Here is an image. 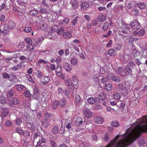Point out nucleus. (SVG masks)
I'll return each instance as SVG.
<instances>
[{"instance_id": "nucleus-1", "label": "nucleus", "mask_w": 147, "mask_h": 147, "mask_svg": "<svg viewBox=\"0 0 147 147\" xmlns=\"http://www.w3.org/2000/svg\"><path fill=\"white\" fill-rule=\"evenodd\" d=\"M131 127H129V145L137 138L140 134L147 132V118L146 116L138 119L136 123H134Z\"/></svg>"}, {"instance_id": "nucleus-2", "label": "nucleus", "mask_w": 147, "mask_h": 147, "mask_svg": "<svg viewBox=\"0 0 147 147\" xmlns=\"http://www.w3.org/2000/svg\"><path fill=\"white\" fill-rule=\"evenodd\" d=\"M72 79H73V82L72 83L69 82V80L66 79L64 81L65 83L69 88H71L72 87V84L74 86V88L77 87L78 85L77 77L75 75H74L72 76Z\"/></svg>"}, {"instance_id": "nucleus-3", "label": "nucleus", "mask_w": 147, "mask_h": 147, "mask_svg": "<svg viewBox=\"0 0 147 147\" xmlns=\"http://www.w3.org/2000/svg\"><path fill=\"white\" fill-rule=\"evenodd\" d=\"M130 27H129V30H130L131 28H133L134 29H139L140 27V26L137 20H133L132 22H131L130 24H129ZM129 34H132V32H131V31L129 30Z\"/></svg>"}, {"instance_id": "nucleus-4", "label": "nucleus", "mask_w": 147, "mask_h": 147, "mask_svg": "<svg viewBox=\"0 0 147 147\" xmlns=\"http://www.w3.org/2000/svg\"><path fill=\"white\" fill-rule=\"evenodd\" d=\"M9 30L7 24H5L0 29V33H2L3 35H6L9 33Z\"/></svg>"}, {"instance_id": "nucleus-5", "label": "nucleus", "mask_w": 147, "mask_h": 147, "mask_svg": "<svg viewBox=\"0 0 147 147\" xmlns=\"http://www.w3.org/2000/svg\"><path fill=\"white\" fill-rule=\"evenodd\" d=\"M63 67L67 72H70L72 70V66L67 62L64 63L63 64Z\"/></svg>"}, {"instance_id": "nucleus-6", "label": "nucleus", "mask_w": 147, "mask_h": 147, "mask_svg": "<svg viewBox=\"0 0 147 147\" xmlns=\"http://www.w3.org/2000/svg\"><path fill=\"white\" fill-rule=\"evenodd\" d=\"M107 76H108V79H111L113 81L117 82H119L121 80L118 77L116 76L115 75L111 73L109 74Z\"/></svg>"}, {"instance_id": "nucleus-7", "label": "nucleus", "mask_w": 147, "mask_h": 147, "mask_svg": "<svg viewBox=\"0 0 147 147\" xmlns=\"http://www.w3.org/2000/svg\"><path fill=\"white\" fill-rule=\"evenodd\" d=\"M45 118L44 120L42 121L43 124L45 127H47L49 124L47 123V122L45 121H48L49 119L50 118V114L48 113H45L44 114Z\"/></svg>"}, {"instance_id": "nucleus-8", "label": "nucleus", "mask_w": 147, "mask_h": 147, "mask_svg": "<svg viewBox=\"0 0 147 147\" xmlns=\"http://www.w3.org/2000/svg\"><path fill=\"white\" fill-rule=\"evenodd\" d=\"M37 46V44L34 43H32L28 45L27 46V48L26 50L28 51H32L35 48V47Z\"/></svg>"}, {"instance_id": "nucleus-9", "label": "nucleus", "mask_w": 147, "mask_h": 147, "mask_svg": "<svg viewBox=\"0 0 147 147\" xmlns=\"http://www.w3.org/2000/svg\"><path fill=\"white\" fill-rule=\"evenodd\" d=\"M40 80L42 84L45 85L49 82L50 78L49 76H42L40 78Z\"/></svg>"}, {"instance_id": "nucleus-10", "label": "nucleus", "mask_w": 147, "mask_h": 147, "mask_svg": "<svg viewBox=\"0 0 147 147\" xmlns=\"http://www.w3.org/2000/svg\"><path fill=\"white\" fill-rule=\"evenodd\" d=\"M9 113L8 108L5 107L2 109L1 112L0 113V115L1 117H6Z\"/></svg>"}, {"instance_id": "nucleus-11", "label": "nucleus", "mask_w": 147, "mask_h": 147, "mask_svg": "<svg viewBox=\"0 0 147 147\" xmlns=\"http://www.w3.org/2000/svg\"><path fill=\"white\" fill-rule=\"evenodd\" d=\"M38 140V141L37 142V144L36 146V147L39 146L42 143H44L46 142L45 138L42 136L41 137H39V138Z\"/></svg>"}, {"instance_id": "nucleus-12", "label": "nucleus", "mask_w": 147, "mask_h": 147, "mask_svg": "<svg viewBox=\"0 0 147 147\" xmlns=\"http://www.w3.org/2000/svg\"><path fill=\"white\" fill-rule=\"evenodd\" d=\"M99 98L102 102L103 105L106 106V105L105 103L106 99V95L103 93H100L99 95Z\"/></svg>"}, {"instance_id": "nucleus-13", "label": "nucleus", "mask_w": 147, "mask_h": 147, "mask_svg": "<svg viewBox=\"0 0 147 147\" xmlns=\"http://www.w3.org/2000/svg\"><path fill=\"white\" fill-rule=\"evenodd\" d=\"M145 33V31L144 29H141L138 32L135 31H133V34H137L138 35L142 37L143 36Z\"/></svg>"}, {"instance_id": "nucleus-14", "label": "nucleus", "mask_w": 147, "mask_h": 147, "mask_svg": "<svg viewBox=\"0 0 147 147\" xmlns=\"http://www.w3.org/2000/svg\"><path fill=\"white\" fill-rule=\"evenodd\" d=\"M84 115L86 117L90 118L92 115V113L89 109H87L84 111Z\"/></svg>"}, {"instance_id": "nucleus-15", "label": "nucleus", "mask_w": 147, "mask_h": 147, "mask_svg": "<svg viewBox=\"0 0 147 147\" xmlns=\"http://www.w3.org/2000/svg\"><path fill=\"white\" fill-rule=\"evenodd\" d=\"M71 3L74 9H76L79 6V2L77 0H71Z\"/></svg>"}, {"instance_id": "nucleus-16", "label": "nucleus", "mask_w": 147, "mask_h": 147, "mask_svg": "<svg viewBox=\"0 0 147 147\" xmlns=\"http://www.w3.org/2000/svg\"><path fill=\"white\" fill-rule=\"evenodd\" d=\"M8 27L10 30H13L15 28L16 24L14 22L11 20H9L8 22Z\"/></svg>"}, {"instance_id": "nucleus-17", "label": "nucleus", "mask_w": 147, "mask_h": 147, "mask_svg": "<svg viewBox=\"0 0 147 147\" xmlns=\"http://www.w3.org/2000/svg\"><path fill=\"white\" fill-rule=\"evenodd\" d=\"M89 7V4L87 2H83L82 3L81 5V9L82 10H86Z\"/></svg>"}, {"instance_id": "nucleus-18", "label": "nucleus", "mask_w": 147, "mask_h": 147, "mask_svg": "<svg viewBox=\"0 0 147 147\" xmlns=\"http://www.w3.org/2000/svg\"><path fill=\"white\" fill-rule=\"evenodd\" d=\"M108 54L111 56H115L117 54L116 51L113 49H111L108 52Z\"/></svg>"}, {"instance_id": "nucleus-19", "label": "nucleus", "mask_w": 147, "mask_h": 147, "mask_svg": "<svg viewBox=\"0 0 147 147\" xmlns=\"http://www.w3.org/2000/svg\"><path fill=\"white\" fill-rule=\"evenodd\" d=\"M118 74L122 76H125V73L124 72V69L121 67H119L117 68Z\"/></svg>"}, {"instance_id": "nucleus-20", "label": "nucleus", "mask_w": 147, "mask_h": 147, "mask_svg": "<svg viewBox=\"0 0 147 147\" xmlns=\"http://www.w3.org/2000/svg\"><path fill=\"white\" fill-rule=\"evenodd\" d=\"M106 69L103 67H100V72L101 74H100V76H105L103 75H105L106 76H107L108 74L106 73Z\"/></svg>"}, {"instance_id": "nucleus-21", "label": "nucleus", "mask_w": 147, "mask_h": 147, "mask_svg": "<svg viewBox=\"0 0 147 147\" xmlns=\"http://www.w3.org/2000/svg\"><path fill=\"white\" fill-rule=\"evenodd\" d=\"M107 18L106 16L104 15H100L97 18V20L99 22H103L105 21Z\"/></svg>"}, {"instance_id": "nucleus-22", "label": "nucleus", "mask_w": 147, "mask_h": 147, "mask_svg": "<svg viewBox=\"0 0 147 147\" xmlns=\"http://www.w3.org/2000/svg\"><path fill=\"white\" fill-rule=\"evenodd\" d=\"M94 120L96 123L101 124L103 122L104 119L100 116H97L96 117Z\"/></svg>"}, {"instance_id": "nucleus-23", "label": "nucleus", "mask_w": 147, "mask_h": 147, "mask_svg": "<svg viewBox=\"0 0 147 147\" xmlns=\"http://www.w3.org/2000/svg\"><path fill=\"white\" fill-rule=\"evenodd\" d=\"M130 9L131 10L130 13L131 14L136 16L139 15V11L138 10L132 8H130Z\"/></svg>"}, {"instance_id": "nucleus-24", "label": "nucleus", "mask_w": 147, "mask_h": 147, "mask_svg": "<svg viewBox=\"0 0 147 147\" xmlns=\"http://www.w3.org/2000/svg\"><path fill=\"white\" fill-rule=\"evenodd\" d=\"M64 38L66 39H69L71 37V33L69 31H67L65 32L63 35Z\"/></svg>"}, {"instance_id": "nucleus-25", "label": "nucleus", "mask_w": 147, "mask_h": 147, "mask_svg": "<svg viewBox=\"0 0 147 147\" xmlns=\"http://www.w3.org/2000/svg\"><path fill=\"white\" fill-rule=\"evenodd\" d=\"M66 103V99L65 98H63L60 99L59 104L61 107L64 106Z\"/></svg>"}, {"instance_id": "nucleus-26", "label": "nucleus", "mask_w": 147, "mask_h": 147, "mask_svg": "<svg viewBox=\"0 0 147 147\" xmlns=\"http://www.w3.org/2000/svg\"><path fill=\"white\" fill-rule=\"evenodd\" d=\"M14 87L18 91H21L25 88V86L22 84H16Z\"/></svg>"}, {"instance_id": "nucleus-27", "label": "nucleus", "mask_w": 147, "mask_h": 147, "mask_svg": "<svg viewBox=\"0 0 147 147\" xmlns=\"http://www.w3.org/2000/svg\"><path fill=\"white\" fill-rule=\"evenodd\" d=\"M82 119L80 117H78L76 118L75 121V124L78 125L82 124Z\"/></svg>"}, {"instance_id": "nucleus-28", "label": "nucleus", "mask_w": 147, "mask_h": 147, "mask_svg": "<svg viewBox=\"0 0 147 147\" xmlns=\"http://www.w3.org/2000/svg\"><path fill=\"white\" fill-rule=\"evenodd\" d=\"M19 103V100L16 98H12L10 104L11 105L12 104H13L15 105H18Z\"/></svg>"}, {"instance_id": "nucleus-29", "label": "nucleus", "mask_w": 147, "mask_h": 147, "mask_svg": "<svg viewBox=\"0 0 147 147\" xmlns=\"http://www.w3.org/2000/svg\"><path fill=\"white\" fill-rule=\"evenodd\" d=\"M56 74L57 75L62 71V68L60 65H59L55 69Z\"/></svg>"}, {"instance_id": "nucleus-30", "label": "nucleus", "mask_w": 147, "mask_h": 147, "mask_svg": "<svg viewBox=\"0 0 147 147\" xmlns=\"http://www.w3.org/2000/svg\"><path fill=\"white\" fill-rule=\"evenodd\" d=\"M137 5L138 7L141 9L144 8L146 6V4L142 2H139L137 3Z\"/></svg>"}, {"instance_id": "nucleus-31", "label": "nucleus", "mask_w": 147, "mask_h": 147, "mask_svg": "<svg viewBox=\"0 0 147 147\" xmlns=\"http://www.w3.org/2000/svg\"><path fill=\"white\" fill-rule=\"evenodd\" d=\"M105 89L108 91H109L112 89V85L110 83H108L105 84Z\"/></svg>"}, {"instance_id": "nucleus-32", "label": "nucleus", "mask_w": 147, "mask_h": 147, "mask_svg": "<svg viewBox=\"0 0 147 147\" xmlns=\"http://www.w3.org/2000/svg\"><path fill=\"white\" fill-rule=\"evenodd\" d=\"M22 66V64L20 63L17 65L14 66L13 67H12V69L14 71H18Z\"/></svg>"}, {"instance_id": "nucleus-33", "label": "nucleus", "mask_w": 147, "mask_h": 147, "mask_svg": "<svg viewBox=\"0 0 147 147\" xmlns=\"http://www.w3.org/2000/svg\"><path fill=\"white\" fill-rule=\"evenodd\" d=\"M59 102L57 100H54L52 103V107L54 110L57 108L58 106Z\"/></svg>"}, {"instance_id": "nucleus-34", "label": "nucleus", "mask_w": 147, "mask_h": 147, "mask_svg": "<svg viewBox=\"0 0 147 147\" xmlns=\"http://www.w3.org/2000/svg\"><path fill=\"white\" fill-rule=\"evenodd\" d=\"M90 145L88 142H82L80 144V147H90Z\"/></svg>"}, {"instance_id": "nucleus-35", "label": "nucleus", "mask_w": 147, "mask_h": 147, "mask_svg": "<svg viewBox=\"0 0 147 147\" xmlns=\"http://www.w3.org/2000/svg\"><path fill=\"white\" fill-rule=\"evenodd\" d=\"M81 101V99L78 95H77L76 96L75 101L76 104L77 105H78L80 104Z\"/></svg>"}, {"instance_id": "nucleus-36", "label": "nucleus", "mask_w": 147, "mask_h": 147, "mask_svg": "<svg viewBox=\"0 0 147 147\" xmlns=\"http://www.w3.org/2000/svg\"><path fill=\"white\" fill-rule=\"evenodd\" d=\"M70 63L73 66L76 65L78 63V60L76 58H73L71 59Z\"/></svg>"}, {"instance_id": "nucleus-37", "label": "nucleus", "mask_w": 147, "mask_h": 147, "mask_svg": "<svg viewBox=\"0 0 147 147\" xmlns=\"http://www.w3.org/2000/svg\"><path fill=\"white\" fill-rule=\"evenodd\" d=\"M59 130V127L57 126H54L52 129V133L54 134H56Z\"/></svg>"}, {"instance_id": "nucleus-38", "label": "nucleus", "mask_w": 147, "mask_h": 147, "mask_svg": "<svg viewBox=\"0 0 147 147\" xmlns=\"http://www.w3.org/2000/svg\"><path fill=\"white\" fill-rule=\"evenodd\" d=\"M87 101L89 104H92L94 103L95 101V99L94 97H90L88 99Z\"/></svg>"}, {"instance_id": "nucleus-39", "label": "nucleus", "mask_w": 147, "mask_h": 147, "mask_svg": "<svg viewBox=\"0 0 147 147\" xmlns=\"http://www.w3.org/2000/svg\"><path fill=\"white\" fill-rule=\"evenodd\" d=\"M109 26V24L107 22H106L104 24V26L102 27V29L104 31H106L107 30Z\"/></svg>"}, {"instance_id": "nucleus-40", "label": "nucleus", "mask_w": 147, "mask_h": 147, "mask_svg": "<svg viewBox=\"0 0 147 147\" xmlns=\"http://www.w3.org/2000/svg\"><path fill=\"white\" fill-rule=\"evenodd\" d=\"M111 125L115 127H119L120 125L119 123L116 121H112L111 123Z\"/></svg>"}, {"instance_id": "nucleus-41", "label": "nucleus", "mask_w": 147, "mask_h": 147, "mask_svg": "<svg viewBox=\"0 0 147 147\" xmlns=\"http://www.w3.org/2000/svg\"><path fill=\"white\" fill-rule=\"evenodd\" d=\"M120 94L118 92H115L113 94V97L115 99L118 100L120 98Z\"/></svg>"}, {"instance_id": "nucleus-42", "label": "nucleus", "mask_w": 147, "mask_h": 147, "mask_svg": "<svg viewBox=\"0 0 147 147\" xmlns=\"http://www.w3.org/2000/svg\"><path fill=\"white\" fill-rule=\"evenodd\" d=\"M69 19L67 18H66L64 20H62V22H60L59 24L61 25L62 24H66L68 23L69 22Z\"/></svg>"}, {"instance_id": "nucleus-43", "label": "nucleus", "mask_w": 147, "mask_h": 147, "mask_svg": "<svg viewBox=\"0 0 147 147\" xmlns=\"http://www.w3.org/2000/svg\"><path fill=\"white\" fill-rule=\"evenodd\" d=\"M9 79L11 81H14L17 80V78L15 75L13 74L10 76L9 77Z\"/></svg>"}, {"instance_id": "nucleus-44", "label": "nucleus", "mask_w": 147, "mask_h": 147, "mask_svg": "<svg viewBox=\"0 0 147 147\" xmlns=\"http://www.w3.org/2000/svg\"><path fill=\"white\" fill-rule=\"evenodd\" d=\"M16 131L20 135H23L24 132L23 130L20 128H17L16 129Z\"/></svg>"}, {"instance_id": "nucleus-45", "label": "nucleus", "mask_w": 147, "mask_h": 147, "mask_svg": "<svg viewBox=\"0 0 147 147\" xmlns=\"http://www.w3.org/2000/svg\"><path fill=\"white\" fill-rule=\"evenodd\" d=\"M30 14L32 16H36L38 14V12L36 10H33L30 11Z\"/></svg>"}, {"instance_id": "nucleus-46", "label": "nucleus", "mask_w": 147, "mask_h": 147, "mask_svg": "<svg viewBox=\"0 0 147 147\" xmlns=\"http://www.w3.org/2000/svg\"><path fill=\"white\" fill-rule=\"evenodd\" d=\"M22 123V120L20 118H18L16 121L15 123L16 125H20Z\"/></svg>"}, {"instance_id": "nucleus-47", "label": "nucleus", "mask_w": 147, "mask_h": 147, "mask_svg": "<svg viewBox=\"0 0 147 147\" xmlns=\"http://www.w3.org/2000/svg\"><path fill=\"white\" fill-rule=\"evenodd\" d=\"M57 34L62 35L64 33V30L63 28H61L59 29L57 32Z\"/></svg>"}, {"instance_id": "nucleus-48", "label": "nucleus", "mask_w": 147, "mask_h": 147, "mask_svg": "<svg viewBox=\"0 0 147 147\" xmlns=\"http://www.w3.org/2000/svg\"><path fill=\"white\" fill-rule=\"evenodd\" d=\"M18 3L20 5L23 6H25L26 3L23 1L22 0H17Z\"/></svg>"}, {"instance_id": "nucleus-49", "label": "nucleus", "mask_w": 147, "mask_h": 147, "mask_svg": "<svg viewBox=\"0 0 147 147\" xmlns=\"http://www.w3.org/2000/svg\"><path fill=\"white\" fill-rule=\"evenodd\" d=\"M5 124L6 126L9 127L12 125L13 123L11 121L7 120L6 121Z\"/></svg>"}, {"instance_id": "nucleus-50", "label": "nucleus", "mask_w": 147, "mask_h": 147, "mask_svg": "<svg viewBox=\"0 0 147 147\" xmlns=\"http://www.w3.org/2000/svg\"><path fill=\"white\" fill-rule=\"evenodd\" d=\"M24 94L25 96L26 97H30L31 96V94L30 93L29 91L26 90L24 92Z\"/></svg>"}, {"instance_id": "nucleus-51", "label": "nucleus", "mask_w": 147, "mask_h": 147, "mask_svg": "<svg viewBox=\"0 0 147 147\" xmlns=\"http://www.w3.org/2000/svg\"><path fill=\"white\" fill-rule=\"evenodd\" d=\"M47 24L45 22L40 27V29L44 31L46 30L47 27Z\"/></svg>"}, {"instance_id": "nucleus-52", "label": "nucleus", "mask_w": 147, "mask_h": 147, "mask_svg": "<svg viewBox=\"0 0 147 147\" xmlns=\"http://www.w3.org/2000/svg\"><path fill=\"white\" fill-rule=\"evenodd\" d=\"M58 76L60 77V78H61L63 79L64 81L65 80V74H64L63 73H60L59 74H58L57 75Z\"/></svg>"}, {"instance_id": "nucleus-53", "label": "nucleus", "mask_w": 147, "mask_h": 147, "mask_svg": "<svg viewBox=\"0 0 147 147\" xmlns=\"http://www.w3.org/2000/svg\"><path fill=\"white\" fill-rule=\"evenodd\" d=\"M5 98L3 96H0V103L3 104L5 103Z\"/></svg>"}, {"instance_id": "nucleus-54", "label": "nucleus", "mask_w": 147, "mask_h": 147, "mask_svg": "<svg viewBox=\"0 0 147 147\" xmlns=\"http://www.w3.org/2000/svg\"><path fill=\"white\" fill-rule=\"evenodd\" d=\"M23 30L25 32L28 33L30 32L32 30V28L30 27H26Z\"/></svg>"}, {"instance_id": "nucleus-55", "label": "nucleus", "mask_w": 147, "mask_h": 147, "mask_svg": "<svg viewBox=\"0 0 147 147\" xmlns=\"http://www.w3.org/2000/svg\"><path fill=\"white\" fill-rule=\"evenodd\" d=\"M25 40L27 43L28 44L32 43V41L31 39L29 37H27L25 39Z\"/></svg>"}, {"instance_id": "nucleus-56", "label": "nucleus", "mask_w": 147, "mask_h": 147, "mask_svg": "<svg viewBox=\"0 0 147 147\" xmlns=\"http://www.w3.org/2000/svg\"><path fill=\"white\" fill-rule=\"evenodd\" d=\"M27 127L28 128H29L30 129H32L33 128H34V125H32L31 123H27Z\"/></svg>"}, {"instance_id": "nucleus-57", "label": "nucleus", "mask_w": 147, "mask_h": 147, "mask_svg": "<svg viewBox=\"0 0 147 147\" xmlns=\"http://www.w3.org/2000/svg\"><path fill=\"white\" fill-rule=\"evenodd\" d=\"M13 92L11 90H9L7 93V97L11 98L13 96Z\"/></svg>"}, {"instance_id": "nucleus-58", "label": "nucleus", "mask_w": 147, "mask_h": 147, "mask_svg": "<svg viewBox=\"0 0 147 147\" xmlns=\"http://www.w3.org/2000/svg\"><path fill=\"white\" fill-rule=\"evenodd\" d=\"M73 46V48L78 53L80 52V50L78 48V47L76 45H72Z\"/></svg>"}, {"instance_id": "nucleus-59", "label": "nucleus", "mask_w": 147, "mask_h": 147, "mask_svg": "<svg viewBox=\"0 0 147 147\" xmlns=\"http://www.w3.org/2000/svg\"><path fill=\"white\" fill-rule=\"evenodd\" d=\"M3 77L4 78L6 79L7 78H9V76L8 74L6 72H4L3 74Z\"/></svg>"}, {"instance_id": "nucleus-60", "label": "nucleus", "mask_w": 147, "mask_h": 147, "mask_svg": "<svg viewBox=\"0 0 147 147\" xmlns=\"http://www.w3.org/2000/svg\"><path fill=\"white\" fill-rule=\"evenodd\" d=\"M27 78L28 80L32 83L34 82V81L32 78L31 76L30 75H26Z\"/></svg>"}, {"instance_id": "nucleus-61", "label": "nucleus", "mask_w": 147, "mask_h": 147, "mask_svg": "<svg viewBox=\"0 0 147 147\" xmlns=\"http://www.w3.org/2000/svg\"><path fill=\"white\" fill-rule=\"evenodd\" d=\"M30 133L29 131H27L24 132V134L23 135H24L25 137L26 138L30 136Z\"/></svg>"}, {"instance_id": "nucleus-62", "label": "nucleus", "mask_w": 147, "mask_h": 147, "mask_svg": "<svg viewBox=\"0 0 147 147\" xmlns=\"http://www.w3.org/2000/svg\"><path fill=\"white\" fill-rule=\"evenodd\" d=\"M73 43L76 44H79L80 43V41L78 39H75L71 42L70 45H74Z\"/></svg>"}, {"instance_id": "nucleus-63", "label": "nucleus", "mask_w": 147, "mask_h": 147, "mask_svg": "<svg viewBox=\"0 0 147 147\" xmlns=\"http://www.w3.org/2000/svg\"><path fill=\"white\" fill-rule=\"evenodd\" d=\"M42 136L39 135L37 133H35L33 136V137L35 139H38L39 138V137H41Z\"/></svg>"}, {"instance_id": "nucleus-64", "label": "nucleus", "mask_w": 147, "mask_h": 147, "mask_svg": "<svg viewBox=\"0 0 147 147\" xmlns=\"http://www.w3.org/2000/svg\"><path fill=\"white\" fill-rule=\"evenodd\" d=\"M36 76L38 78H41L42 76V74L41 72L39 71H37L36 73Z\"/></svg>"}]
</instances>
